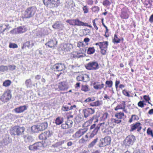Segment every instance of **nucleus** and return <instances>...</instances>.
I'll use <instances>...</instances> for the list:
<instances>
[{
    "mask_svg": "<svg viewBox=\"0 0 153 153\" xmlns=\"http://www.w3.org/2000/svg\"><path fill=\"white\" fill-rule=\"evenodd\" d=\"M36 11V8L30 7L27 8L23 13V16L25 18L29 19L32 17Z\"/></svg>",
    "mask_w": 153,
    "mask_h": 153,
    "instance_id": "1",
    "label": "nucleus"
},
{
    "mask_svg": "<svg viewBox=\"0 0 153 153\" xmlns=\"http://www.w3.org/2000/svg\"><path fill=\"white\" fill-rule=\"evenodd\" d=\"M86 68L89 70H95L99 68L98 62L96 61H92L88 63L85 65Z\"/></svg>",
    "mask_w": 153,
    "mask_h": 153,
    "instance_id": "2",
    "label": "nucleus"
},
{
    "mask_svg": "<svg viewBox=\"0 0 153 153\" xmlns=\"http://www.w3.org/2000/svg\"><path fill=\"white\" fill-rule=\"evenodd\" d=\"M12 95L11 91L9 90L4 92L1 96V100L4 102H6L9 101L11 98Z\"/></svg>",
    "mask_w": 153,
    "mask_h": 153,
    "instance_id": "3",
    "label": "nucleus"
},
{
    "mask_svg": "<svg viewBox=\"0 0 153 153\" xmlns=\"http://www.w3.org/2000/svg\"><path fill=\"white\" fill-rule=\"evenodd\" d=\"M135 140V136L133 134L128 136L124 141V143L126 146H128L132 145Z\"/></svg>",
    "mask_w": 153,
    "mask_h": 153,
    "instance_id": "4",
    "label": "nucleus"
},
{
    "mask_svg": "<svg viewBox=\"0 0 153 153\" xmlns=\"http://www.w3.org/2000/svg\"><path fill=\"white\" fill-rule=\"evenodd\" d=\"M45 147L42 143L38 142L30 145L29 146V148L31 150H35L37 149H41L42 148Z\"/></svg>",
    "mask_w": 153,
    "mask_h": 153,
    "instance_id": "5",
    "label": "nucleus"
},
{
    "mask_svg": "<svg viewBox=\"0 0 153 153\" xmlns=\"http://www.w3.org/2000/svg\"><path fill=\"white\" fill-rule=\"evenodd\" d=\"M26 30L27 29L24 27L20 26L11 30L10 33L14 34L21 33L25 32Z\"/></svg>",
    "mask_w": 153,
    "mask_h": 153,
    "instance_id": "6",
    "label": "nucleus"
},
{
    "mask_svg": "<svg viewBox=\"0 0 153 153\" xmlns=\"http://www.w3.org/2000/svg\"><path fill=\"white\" fill-rule=\"evenodd\" d=\"M53 68L58 71H61L65 70L66 67L64 64L58 63L54 65Z\"/></svg>",
    "mask_w": 153,
    "mask_h": 153,
    "instance_id": "7",
    "label": "nucleus"
},
{
    "mask_svg": "<svg viewBox=\"0 0 153 153\" xmlns=\"http://www.w3.org/2000/svg\"><path fill=\"white\" fill-rule=\"evenodd\" d=\"M141 124L139 122H136L135 124H132L131 125V129L130 131H133L136 129H137V131H139L141 129Z\"/></svg>",
    "mask_w": 153,
    "mask_h": 153,
    "instance_id": "8",
    "label": "nucleus"
},
{
    "mask_svg": "<svg viewBox=\"0 0 153 153\" xmlns=\"http://www.w3.org/2000/svg\"><path fill=\"white\" fill-rule=\"evenodd\" d=\"M84 116L85 118L88 117L90 115L94 113V110L91 108H88L83 110Z\"/></svg>",
    "mask_w": 153,
    "mask_h": 153,
    "instance_id": "9",
    "label": "nucleus"
},
{
    "mask_svg": "<svg viewBox=\"0 0 153 153\" xmlns=\"http://www.w3.org/2000/svg\"><path fill=\"white\" fill-rule=\"evenodd\" d=\"M34 45V42L32 40L27 41L23 44V46L22 48V49H24L25 48L27 47L28 48H32Z\"/></svg>",
    "mask_w": 153,
    "mask_h": 153,
    "instance_id": "10",
    "label": "nucleus"
},
{
    "mask_svg": "<svg viewBox=\"0 0 153 153\" xmlns=\"http://www.w3.org/2000/svg\"><path fill=\"white\" fill-rule=\"evenodd\" d=\"M53 28L59 30H62L63 27V25L60 22H56L52 25Z\"/></svg>",
    "mask_w": 153,
    "mask_h": 153,
    "instance_id": "11",
    "label": "nucleus"
},
{
    "mask_svg": "<svg viewBox=\"0 0 153 153\" xmlns=\"http://www.w3.org/2000/svg\"><path fill=\"white\" fill-rule=\"evenodd\" d=\"M57 43V41L55 39L51 40L45 44V45L49 48H52L54 47Z\"/></svg>",
    "mask_w": 153,
    "mask_h": 153,
    "instance_id": "12",
    "label": "nucleus"
},
{
    "mask_svg": "<svg viewBox=\"0 0 153 153\" xmlns=\"http://www.w3.org/2000/svg\"><path fill=\"white\" fill-rule=\"evenodd\" d=\"M58 88L61 91H65L67 90L68 88L65 82H62L59 83Z\"/></svg>",
    "mask_w": 153,
    "mask_h": 153,
    "instance_id": "13",
    "label": "nucleus"
},
{
    "mask_svg": "<svg viewBox=\"0 0 153 153\" xmlns=\"http://www.w3.org/2000/svg\"><path fill=\"white\" fill-rule=\"evenodd\" d=\"M27 109V107L26 105H23L20 106L18 108H15L14 109V111L17 113H21L24 111L25 110Z\"/></svg>",
    "mask_w": 153,
    "mask_h": 153,
    "instance_id": "14",
    "label": "nucleus"
},
{
    "mask_svg": "<svg viewBox=\"0 0 153 153\" xmlns=\"http://www.w3.org/2000/svg\"><path fill=\"white\" fill-rule=\"evenodd\" d=\"M37 125L39 131H42L45 130L47 128L48 123L47 122H44Z\"/></svg>",
    "mask_w": 153,
    "mask_h": 153,
    "instance_id": "15",
    "label": "nucleus"
},
{
    "mask_svg": "<svg viewBox=\"0 0 153 153\" xmlns=\"http://www.w3.org/2000/svg\"><path fill=\"white\" fill-rule=\"evenodd\" d=\"M72 45L70 44H64L61 46V48L63 51H68L71 49Z\"/></svg>",
    "mask_w": 153,
    "mask_h": 153,
    "instance_id": "16",
    "label": "nucleus"
},
{
    "mask_svg": "<svg viewBox=\"0 0 153 153\" xmlns=\"http://www.w3.org/2000/svg\"><path fill=\"white\" fill-rule=\"evenodd\" d=\"M74 25L77 26H86L87 25V23H84L82 21H80L78 19H74Z\"/></svg>",
    "mask_w": 153,
    "mask_h": 153,
    "instance_id": "17",
    "label": "nucleus"
},
{
    "mask_svg": "<svg viewBox=\"0 0 153 153\" xmlns=\"http://www.w3.org/2000/svg\"><path fill=\"white\" fill-rule=\"evenodd\" d=\"M121 13L120 17L124 19H128V15L127 13V11L124 9H123L121 10Z\"/></svg>",
    "mask_w": 153,
    "mask_h": 153,
    "instance_id": "18",
    "label": "nucleus"
},
{
    "mask_svg": "<svg viewBox=\"0 0 153 153\" xmlns=\"http://www.w3.org/2000/svg\"><path fill=\"white\" fill-rule=\"evenodd\" d=\"M24 137L25 141L26 143L31 142L33 140V138L29 134H26Z\"/></svg>",
    "mask_w": 153,
    "mask_h": 153,
    "instance_id": "19",
    "label": "nucleus"
},
{
    "mask_svg": "<svg viewBox=\"0 0 153 153\" xmlns=\"http://www.w3.org/2000/svg\"><path fill=\"white\" fill-rule=\"evenodd\" d=\"M99 82H94L93 84L94 88L96 89H101L102 88H103L104 86V84L103 83H102L101 84H97V83H98Z\"/></svg>",
    "mask_w": 153,
    "mask_h": 153,
    "instance_id": "20",
    "label": "nucleus"
},
{
    "mask_svg": "<svg viewBox=\"0 0 153 153\" xmlns=\"http://www.w3.org/2000/svg\"><path fill=\"white\" fill-rule=\"evenodd\" d=\"M139 119L138 116L135 114H132L131 115L130 119L128 120V122L131 123L133 121H137Z\"/></svg>",
    "mask_w": 153,
    "mask_h": 153,
    "instance_id": "21",
    "label": "nucleus"
},
{
    "mask_svg": "<svg viewBox=\"0 0 153 153\" xmlns=\"http://www.w3.org/2000/svg\"><path fill=\"white\" fill-rule=\"evenodd\" d=\"M51 0H43L44 4L48 7L53 8V5L52 4Z\"/></svg>",
    "mask_w": 153,
    "mask_h": 153,
    "instance_id": "22",
    "label": "nucleus"
},
{
    "mask_svg": "<svg viewBox=\"0 0 153 153\" xmlns=\"http://www.w3.org/2000/svg\"><path fill=\"white\" fill-rule=\"evenodd\" d=\"M96 125V123H95L94 124L91 125L90 127V130H92L95 128L94 130L93 131V132L91 134H94V133L96 134L97 133L98 130H99V127L97 126L95 127Z\"/></svg>",
    "mask_w": 153,
    "mask_h": 153,
    "instance_id": "23",
    "label": "nucleus"
},
{
    "mask_svg": "<svg viewBox=\"0 0 153 153\" xmlns=\"http://www.w3.org/2000/svg\"><path fill=\"white\" fill-rule=\"evenodd\" d=\"M15 129L17 130V134H22L23 133L25 130V127H20L18 126H17V128H16Z\"/></svg>",
    "mask_w": 153,
    "mask_h": 153,
    "instance_id": "24",
    "label": "nucleus"
},
{
    "mask_svg": "<svg viewBox=\"0 0 153 153\" xmlns=\"http://www.w3.org/2000/svg\"><path fill=\"white\" fill-rule=\"evenodd\" d=\"M25 84L27 88H31L32 86L31 79H27L25 82Z\"/></svg>",
    "mask_w": 153,
    "mask_h": 153,
    "instance_id": "25",
    "label": "nucleus"
},
{
    "mask_svg": "<svg viewBox=\"0 0 153 153\" xmlns=\"http://www.w3.org/2000/svg\"><path fill=\"white\" fill-rule=\"evenodd\" d=\"M6 137V138L3 140V143H4L5 145H7L12 141V140L9 138V135L7 134Z\"/></svg>",
    "mask_w": 153,
    "mask_h": 153,
    "instance_id": "26",
    "label": "nucleus"
},
{
    "mask_svg": "<svg viewBox=\"0 0 153 153\" xmlns=\"http://www.w3.org/2000/svg\"><path fill=\"white\" fill-rule=\"evenodd\" d=\"M88 137L87 134H85L84 137H83L79 140V143H84L88 141Z\"/></svg>",
    "mask_w": 153,
    "mask_h": 153,
    "instance_id": "27",
    "label": "nucleus"
},
{
    "mask_svg": "<svg viewBox=\"0 0 153 153\" xmlns=\"http://www.w3.org/2000/svg\"><path fill=\"white\" fill-rule=\"evenodd\" d=\"M108 42L105 41L101 42V44L100 46V49H107L108 45Z\"/></svg>",
    "mask_w": 153,
    "mask_h": 153,
    "instance_id": "28",
    "label": "nucleus"
},
{
    "mask_svg": "<svg viewBox=\"0 0 153 153\" xmlns=\"http://www.w3.org/2000/svg\"><path fill=\"white\" fill-rule=\"evenodd\" d=\"M63 122V119L60 117H57L55 120V123L56 125H59Z\"/></svg>",
    "mask_w": 153,
    "mask_h": 153,
    "instance_id": "29",
    "label": "nucleus"
},
{
    "mask_svg": "<svg viewBox=\"0 0 153 153\" xmlns=\"http://www.w3.org/2000/svg\"><path fill=\"white\" fill-rule=\"evenodd\" d=\"M31 131L33 133H38V131H39V129H38V125H34L31 128Z\"/></svg>",
    "mask_w": 153,
    "mask_h": 153,
    "instance_id": "30",
    "label": "nucleus"
},
{
    "mask_svg": "<svg viewBox=\"0 0 153 153\" xmlns=\"http://www.w3.org/2000/svg\"><path fill=\"white\" fill-rule=\"evenodd\" d=\"M88 129L87 128H84L83 129H81L76 132L75 134H84L86 133Z\"/></svg>",
    "mask_w": 153,
    "mask_h": 153,
    "instance_id": "31",
    "label": "nucleus"
},
{
    "mask_svg": "<svg viewBox=\"0 0 153 153\" xmlns=\"http://www.w3.org/2000/svg\"><path fill=\"white\" fill-rule=\"evenodd\" d=\"M52 4L53 5V8L58 6L60 3L59 0H52Z\"/></svg>",
    "mask_w": 153,
    "mask_h": 153,
    "instance_id": "32",
    "label": "nucleus"
},
{
    "mask_svg": "<svg viewBox=\"0 0 153 153\" xmlns=\"http://www.w3.org/2000/svg\"><path fill=\"white\" fill-rule=\"evenodd\" d=\"M103 140H104V141L106 145H108L110 144L111 140V139L110 137H106L103 139Z\"/></svg>",
    "mask_w": 153,
    "mask_h": 153,
    "instance_id": "33",
    "label": "nucleus"
},
{
    "mask_svg": "<svg viewBox=\"0 0 153 153\" xmlns=\"http://www.w3.org/2000/svg\"><path fill=\"white\" fill-rule=\"evenodd\" d=\"M89 80V77L87 74L82 75V81L86 82Z\"/></svg>",
    "mask_w": 153,
    "mask_h": 153,
    "instance_id": "34",
    "label": "nucleus"
},
{
    "mask_svg": "<svg viewBox=\"0 0 153 153\" xmlns=\"http://www.w3.org/2000/svg\"><path fill=\"white\" fill-rule=\"evenodd\" d=\"M106 88L108 87L110 88L112 87L113 85V82L111 80H107L105 82Z\"/></svg>",
    "mask_w": 153,
    "mask_h": 153,
    "instance_id": "35",
    "label": "nucleus"
},
{
    "mask_svg": "<svg viewBox=\"0 0 153 153\" xmlns=\"http://www.w3.org/2000/svg\"><path fill=\"white\" fill-rule=\"evenodd\" d=\"M124 116V114L123 113L121 112L117 113L115 114V116L117 118L119 119H122Z\"/></svg>",
    "mask_w": 153,
    "mask_h": 153,
    "instance_id": "36",
    "label": "nucleus"
},
{
    "mask_svg": "<svg viewBox=\"0 0 153 153\" xmlns=\"http://www.w3.org/2000/svg\"><path fill=\"white\" fill-rule=\"evenodd\" d=\"M98 121V119L97 116H94L89 120V123H91L93 121H94V123H97Z\"/></svg>",
    "mask_w": 153,
    "mask_h": 153,
    "instance_id": "37",
    "label": "nucleus"
},
{
    "mask_svg": "<svg viewBox=\"0 0 153 153\" xmlns=\"http://www.w3.org/2000/svg\"><path fill=\"white\" fill-rule=\"evenodd\" d=\"M95 50L94 47H90L87 50V53L89 54H91L94 53Z\"/></svg>",
    "mask_w": 153,
    "mask_h": 153,
    "instance_id": "38",
    "label": "nucleus"
},
{
    "mask_svg": "<svg viewBox=\"0 0 153 153\" xmlns=\"http://www.w3.org/2000/svg\"><path fill=\"white\" fill-rule=\"evenodd\" d=\"M99 146L100 147H102L106 146V144L103 138H102L100 140Z\"/></svg>",
    "mask_w": 153,
    "mask_h": 153,
    "instance_id": "39",
    "label": "nucleus"
},
{
    "mask_svg": "<svg viewBox=\"0 0 153 153\" xmlns=\"http://www.w3.org/2000/svg\"><path fill=\"white\" fill-rule=\"evenodd\" d=\"M120 39L118 38L116 34H115L114 35V39H113V42L114 43H118L120 42Z\"/></svg>",
    "mask_w": 153,
    "mask_h": 153,
    "instance_id": "40",
    "label": "nucleus"
},
{
    "mask_svg": "<svg viewBox=\"0 0 153 153\" xmlns=\"http://www.w3.org/2000/svg\"><path fill=\"white\" fill-rule=\"evenodd\" d=\"M98 140V138H96L93 141H92L88 146V147L90 148L93 147L95 145L96 143L97 142Z\"/></svg>",
    "mask_w": 153,
    "mask_h": 153,
    "instance_id": "41",
    "label": "nucleus"
},
{
    "mask_svg": "<svg viewBox=\"0 0 153 153\" xmlns=\"http://www.w3.org/2000/svg\"><path fill=\"white\" fill-rule=\"evenodd\" d=\"M11 83V81L9 80H5L3 83V86L5 87H8L10 85Z\"/></svg>",
    "mask_w": 153,
    "mask_h": 153,
    "instance_id": "42",
    "label": "nucleus"
},
{
    "mask_svg": "<svg viewBox=\"0 0 153 153\" xmlns=\"http://www.w3.org/2000/svg\"><path fill=\"white\" fill-rule=\"evenodd\" d=\"M8 67L7 66L1 65L0 66V71L4 72L8 70Z\"/></svg>",
    "mask_w": 153,
    "mask_h": 153,
    "instance_id": "43",
    "label": "nucleus"
},
{
    "mask_svg": "<svg viewBox=\"0 0 153 153\" xmlns=\"http://www.w3.org/2000/svg\"><path fill=\"white\" fill-rule=\"evenodd\" d=\"M17 128V126H16L11 128L10 129V133L11 134H15V133H17V130L15 128Z\"/></svg>",
    "mask_w": 153,
    "mask_h": 153,
    "instance_id": "44",
    "label": "nucleus"
},
{
    "mask_svg": "<svg viewBox=\"0 0 153 153\" xmlns=\"http://www.w3.org/2000/svg\"><path fill=\"white\" fill-rule=\"evenodd\" d=\"M8 30V29L7 28V26L5 28H3L2 25L0 26V34L2 33L4 34L3 32L5 30Z\"/></svg>",
    "mask_w": 153,
    "mask_h": 153,
    "instance_id": "45",
    "label": "nucleus"
},
{
    "mask_svg": "<svg viewBox=\"0 0 153 153\" xmlns=\"http://www.w3.org/2000/svg\"><path fill=\"white\" fill-rule=\"evenodd\" d=\"M133 153H145V151L142 149H137L135 150Z\"/></svg>",
    "mask_w": 153,
    "mask_h": 153,
    "instance_id": "46",
    "label": "nucleus"
},
{
    "mask_svg": "<svg viewBox=\"0 0 153 153\" xmlns=\"http://www.w3.org/2000/svg\"><path fill=\"white\" fill-rule=\"evenodd\" d=\"M9 47L10 48H17L18 47L17 44L11 43H10Z\"/></svg>",
    "mask_w": 153,
    "mask_h": 153,
    "instance_id": "47",
    "label": "nucleus"
},
{
    "mask_svg": "<svg viewBox=\"0 0 153 153\" xmlns=\"http://www.w3.org/2000/svg\"><path fill=\"white\" fill-rule=\"evenodd\" d=\"M47 134H39V137L40 140H45L47 138V136L46 135Z\"/></svg>",
    "mask_w": 153,
    "mask_h": 153,
    "instance_id": "48",
    "label": "nucleus"
},
{
    "mask_svg": "<svg viewBox=\"0 0 153 153\" xmlns=\"http://www.w3.org/2000/svg\"><path fill=\"white\" fill-rule=\"evenodd\" d=\"M95 100V99L94 97H89L85 100L84 102H88L92 101H94Z\"/></svg>",
    "mask_w": 153,
    "mask_h": 153,
    "instance_id": "49",
    "label": "nucleus"
},
{
    "mask_svg": "<svg viewBox=\"0 0 153 153\" xmlns=\"http://www.w3.org/2000/svg\"><path fill=\"white\" fill-rule=\"evenodd\" d=\"M81 90L85 92H87L89 91V89L88 86L87 85H82V87Z\"/></svg>",
    "mask_w": 153,
    "mask_h": 153,
    "instance_id": "50",
    "label": "nucleus"
},
{
    "mask_svg": "<svg viewBox=\"0 0 153 153\" xmlns=\"http://www.w3.org/2000/svg\"><path fill=\"white\" fill-rule=\"evenodd\" d=\"M102 103V101L98 100L93 102L94 104L93 105H94L95 106H98L101 105Z\"/></svg>",
    "mask_w": 153,
    "mask_h": 153,
    "instance_id": "51",
    "label": "nucleus"
},
{
    "mask_svg": "<svg viewBox=\"0 0 153 153\" xmlns=\"http://www.w3.org/2000/svg\"><path fill=\"white\" fill-rule=\"evenodd\" d=\"M144 101H140L138 103V105L141 108H143L144 106V105L146 104L144 103Z\"/></svg>",
    "mask_w": 153,
    "mask_h": 153,
    "instance_id": "52",
    "label": "nucleus"
},
{
    "mask_svg": "<svg viewBox=\"0 0 153 153\" xmlns=\"http://www.w3.org/2000/svg\"><path fill=\"white\" fill-rule=\"evenodd\" d=\"M65 141V140H63L61 142H59L53 145V146L54 147H57L59 146L62 145V144L64 143Z\"/></svg>",
    "mask_w": 153,
    "mask_h": 153,
    "instance_id": "53",
    "label": "nucleus"
},
{
    "mask_svg": "<svg viewBox=\"0 0 153 153\" xmlns=\"http://www.w3.org/2000/svg\"><path fill=\"white\" fill-rule=\"evenodd\" d=\"M61 110L63 111H66L70 110V109L68 106L67 105H65L62 107Z\"/></svg>",
    "mask_w": 153,
    "mask_h": 153,
    "instance_id": "54",
    "label": "nucleus"
},
{
    "mask_svg": "<svg viewBox=\"0 0 153 153\" xmlns=\"http://www.w3.org/2000/svg\"><path fill=\"white\" fill-rule=\"evenodd\" d=\"M8 69L12 71L16 69V66L15 65H10L8 66Z\"/></svg>",
    "mask_w": 153,
    "mask_h": 153,
    "instance_id": "55",
    "label": "nucleus"
},
{
    "mask_svg": "<svg viewBox=\"0 0 153 153\" xmlns=\"http://www.w3.org/2000/svg\"><path fill=\"white\" fill-rule=\"evenodd\" d=\"M103 4L104 6H109L111 4V2L108 0H105L104 1Z\"/></svg>",
    "mask_w": 153,
    "mask_h": 153,
    "instance_id": "56",
    "label": "nucleus"
},
{
    "mask_svg": "<svg viewBox=\"0 0 153 153\" xmlns=\"http://www.w3.org/2000/svg\"><path fill=\"white\" fill-rule=\"evenodd\" d=\"M82 9L84 13H86L88 12V7L87 6H84L82 7Z\"/></svg>",
    "mask_w": 153,
    "mask_h": 153,
    "instance_id": "57",
    "label": "nucleus"
},
{
    "mask_svg": "<svg viewBox=\"0 0 153 153\" xmlns=\"http://www.w3.org/2000/svg\"><path fill=\"white\" fill-rule=\"evenodd\" d=\"M93 11L96 12H98L99 10V8L97 6H94L92 8Z\"/></svg>",
    "mask_w": 153,
    "mask_h": 153,
    "instance_id": "58",
    "label": "nucleus"
},
{
    "mask_svg": "<svg viewBox=\"0 0 153 153\" xmlns=\"http://www.w3.org/2000/svg\"><path fill=\"white\" fill-rule=\"evenodd\" d=\"M108 125L110 127H113L114 126V122L112 121V119L108 120Z\"/></svg>",
    "mask_w": 153,
    "mask_h": 153,
    "instance_id": "59",
    "label": "nucleus"
},
{
    "mask_svg": "<svg viewBox=\"0 0 153 153\" xmlns=\"http://www.w3.org/2000/svg\"><path fill=\"white\" fill-rule=\"evenodd\" d=\"M123 93L124 95H125L126 96L128 97H130V95L129 94L128 92H127V91L125 89H124L123 91Z\"/></svg>",
    "mask_w": 153,
    "mask_h": 153,
    "instance_id": "60",
    "label": "nucleus"
},
{
    "mask_svg": "<svg viewBox=\"0 0 153 153\" xmlns=\"http://www.w3.org/2000/svg\"><path fill=\"white\" fill-rule=\"evenodd\" d=\"M80 53L79 54L78 53L75 52V53L74 54V57H76L77 58H79L81 57H83V56L82 55H80Z\"/></svg>",
    "mask_w": 153,
    "mask_h": 153,
    "instance_id": "61",
    "label": "nucleus"
},
{
    "mask_svg": "<svg viewBox=\"0 0 153 153\" xmlns=\"http://www.w3.org/2000/svg\"><path fill=\"white\" fill-rule=\"evenodd\" d=\"M112 121L116 123H119L121 122V120H116L115 119L112 118Z\"/></svg>",
    "mask_w": 153,
    "mask_h": 153,
    "instance_id": "62",
    "label": "nucleus"
},
{
    "mask_svg": "<svg viewBox=\"0 0 153 153\" xmlns=\"http://www.w3.org/2000/svg\"><path fill=\"white\" fill-rule=\"evenodd\" d=\"M143 99L146 102H147L150 100V98L149 97V96H147L146 95H144L143 97Z\"/></svg>",
    "mask_w": 153,
    "mask_h": 153,
    "instance_id": "63",
    "label": "nucleus"
},
{
    "mask_svg": "<svg viewBox=\"0 0 153 153\" xmlns=\"http://www.w3.org/2000/svg\"><path fill=\"white\" fill-rule=\"evenodd\" d=\"M73 123V122L71 120H68L67 121V122L66 123V125L68 126H71V125ZM68 127V126H67V127Z\"/></svg>",
    "mask_w": 153,
    "mask_h": 153,
    "instance_id": "64",
    "label": "nucleus"
}]
</instances>
